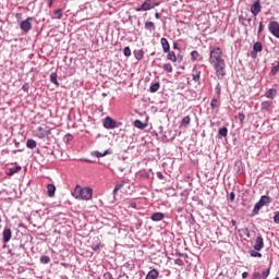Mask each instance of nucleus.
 I'll list each match as a JSON object with an SVG mask.
<instances>
[{"label": "nucleus", "mask_w": 279, "mask_h": 279, "mask_svg": "<svg viewBox=\"0 0 279 279\" xmlns=\"http://www.w3.org/2000/svg\"><path fill=\"white\" fill-rule=\"evenodd\" d=\"M276 95H278V92L276 90V88H270L268 92H266L265 96L267 97V99H274L276 97Z\"/></svg>", "instance_id": "obj_14"}, {"label": "nucleus", "mask_w": 279, "mask_h": 279, "mask_svg": "<svg viewBox=\"0 0 279 279\" xmlns=\"http://www.w3.org/2000/svg\"><path fill=\"white\" fill-rule=\"evenodd\" d=\"M40 263H43V265H47V264L51 263V258L47 255H44L40 257Z\"/></svg>", "instance_id": "obj_31"}, {"label": "nucleus", "mask_w": 279, "mask_h": 279, "mask_svg": "<svg viewBox=\"0 0 279 279\" xmlns=\"http://www.w3.org/2000/svg\"><path fill=\"white\" fill-rule=\"evenodd\" d=\"M226 75V72H223V71H218L217 72V77L219 78V80H222V77Z\"/></svg>", "instance_id": "obj_41"}, {"label": "nucleus", "mask_w": 279, "mask_h": 279, "mask_svg": "<svg viewBox=\"0 0 279 279\" xmlns=\"http://www.w3.org/2000/svg\"><path fill=\"white\" fill-rule=\"evenodd\" d=\"M216 94L218 97L221 95V87L219 85L216 86Z\"/></svg>", "instance_id": "obj_46"}, {"label": "nucleus", "mask_w": 279, "mask_h": 279, "mask_svg": "<svg viewBox=\"0 0 279 279\" xmlns=\"http://www.w3.org/2000/svg\"><path fill=\"white\" fill-rule=\"evenodd\" d=\"M160 43H161L163 53H169V51L171 49V46L169 45V40H167V38L162 37L160 39Z\"/></svg>", "instance_id": "obj_11"}, {"label": "nucleus", "mask_w": 279, "mask_h": 279, "mask_svg": "<svg viewBox=\"0 0 279 279\" xmlns=\"http://www.w3.org/2000/svg\"><path fill=\"white\" fill-rule=\"evenodd\" d=\"M275 279H279V277H276Z\"/></svg>", "instance_id": "obj_63"}, {"label": "nucleus", "mask_w": 279, "mask_h": 279, "mask_svg": "<svg viewBox=\"0 0 279 279\" xmlns=\"http://www.w3.org/2000/svg\"><path fill=\"white\" fill-rule=\"evenodd\" d=\"M274 221H275L276 223H279V211L275 213Z\"/></svg>", "instance_id": "obj_43"}, {"label": "nucleus", "mask_w": 279, "mask_h": 279, "mask_svg": "<svg viewBox=\"0 0 279 279\" xmlns=\"http://www.w3.org/2000/svg\"><path fill=\"white\" fill-rule=\"evenodd\" d=\"M149 90H150V93H158V90H160V83H155V84L150 85Z\"/></svg>", "instance_id": "obj_25"}, {"label": "nucleus", "mask_w": 279, "mask_h": 279, "mask_svg": "<svg viewBox=\"0 0 279 279\" xmlns=\"http://www.w3.org/2000/svg\"><path fill=\"white\" fill-rule=\"evenodd\" d=\"M264 26H263V22L259 23V27H258V34H260V32H263Z\"/></svg>", "instance_id": "obj_51"}, {"label": "nucleus", "mask_w": 279, "mask_h": 279, "mask_svg": "<svg viewBox=\"0 0 279 279\" xmlns=\"http://www.w3.org/2000/svg\"><path fill=\"white\" fill-rule=\"evenodd\" d=\"M26 147H28V149H36V141L34 140H28L26 142Z\"/></svg>", "instance_id": "obj_26"}, {"label": "nucleus", "mask_w": 279, "mask_h": 279, "mask_svg": "<svg viewBox=\"0 0 279 279\" xmlns=\"http://www.w3.org/2000/svg\"><path fill=\"white\" fill-rule=\"evenodd\" d=\"M271 108V102L270 101H263L262 102V110H270Z\"/></svg>", "instance_id": "obj_30"}, {"label": "nucleus", "mask_w": 279, "mask_h": 279, "mask_svg": "<svg viewBox=\"0 0 279 279\" xmlns=\"http://www.w3.org/2000/svg\"><path fill=\"white\" fill-rule=\"evenodd\" d=\"M68 136V141L73 138V136L71 134L66 135Z\"/></svg>", "instance_id": "obj_60"}, {"label": "nucleus", "mask_w": 279, "mask_h": 279, "mask_svg": "<svg viewBox=\"0 0 279 279\" xmlns=\"http://www.w3.org/2000/svg\"><path fill=\"white\" fill-rule=\"evenodd\" d=\"M21 171V166L12 167L9 169L8 175H14V173H19Z\"/></svg>", "instance_id": "obj_24"}, {"label": "nucleus", "mask_w": 279, "mask_h": 279, "mask_svg": "<svg viewBox=\"0 0 279 279\" xmlns=\"http://www.w3.org/2000/svg\"><path fill=\"white\" fill-rule=\"evenodd\" d=\"M194 82H199V74H193Z\"/></svg>", "instance_id": "obj_49"}, {"label": "nucleus", "mask_w": 279, "mask_h": 279, "mask_svg": "<svg viewBox=\"0 0 279 279\" xmlns=\"http://www.w3.org/2000/svg\"><path fill=\"white\" fill-rule=\"evenodd\" d=\"M260 1H256L252 7H251V12L253 14V16H258V14H260Z\"/></svg>", "instance_id": "obj_10"}, {"label": "nucleus", "mask_w": 279, "mask_h": 279, "mask_svg": "<svg viewBox=\"0 0 279 279\" xmlns=\"http://www.w3.org/2000/svg\"><path fill=\"white\" fill-rule=\"evenodd\" d=\"M263 208L262 204L257 202L253 209V215H258L259 210Z\"/></svg>", "instance_id": "obj_29"}, {"label": "nucleus", "mask_w": 279, "mask_h": 279, "mask_svg": "<svg viewBox=\"0 0 279 279\" xmlns=\"http://www.w3.org/2000/svg\"><path fill=\"white\" fill-rule=\"evenodd\" d=\"M155 19H160V13H155Z\"/></svg>", "instance_id": "obj_58"}, {"label": "nucleus", "mask_w": 279, "mask_h": 279, "mask_svg": "<svg viewBox=\"0 0 279 279\" xmlns=\"http://www.w3.org/2000/svg\"><path fill=\"white\" fill-rule=\"evenodd\" d=\"M50 81L52 84H54L56 86H60V83H58V73L52 72L50 74Z\"/></svg>", "instance_id": "obj_18"}, {"label": "nucleus", "mask_w": 279, "mask_h": 279, "mask_svg": "<svg viewBox=\"0 0 279 279\" xmlns=\"http://www.w3.org/2000/svg\"><path fill=\"white\" fill-rule=\"evenodd\" d=\"M197 58H199V52H198L197 50H193V51L191 52V60H192L193 62H195V60H197Z\"/></svg>", "instance_id": "obj_33"}, {"label": "nucleus", "mask_w": 279, "mask_h": 279, "mask_svg": "<svg viewBox=\"0 0 279 279\" xmlns=\"http://www.w3.org/2000/svg\"><path fill=\"white\" fill-rule=\"evenodd\" d=\"M248 276H250V274L247 271L242 274V278H244V279L247 278Z\"/></svg>", "instance_id": "obj_53"}, {"label": "nucleus", "mask_w": 279, "mask_h": 279, "mask_svg": "<svg viewBox=\"0 0 279 279\" xmlns=\"http://www.w3.org/2000/svg\"><path fill=\"white\" fill-rule=\"evenodd\" d=\"M270 271H271V268H267L266 270H264V271L262 272V278H263V279L269 278Z\"/></svg>", "instance_id": "obj_38"}, {"label": "nucleus", "mask_w": 279, "mask_h": 279, "mask_svg": "<svg viewBox=\"0 0 279 279\" xmlns=\"http://www.w3.org/2000/svg\"><path fill=\"white\" fill-rule=\"evenodd\" d=\"M218 134L219 136H223V138H226V136H228V128L223 126L219 129Z\"/></svg>", "instance_id": "obj_28"}, {"label": "nucleus", "mask_w": 279, "mask_h": 279, "mask_svg": "<svg viewBox=\"0 0 279 279\" xmlns=\"http://www.w3.org/2000/svg\"><path fill=\"white\" fill-rule=\"evenodd\" d=\"M85 162H93L90 159H85Z\"/></svg>", "instance_id": "obj_62"}, {"label": "nucleus", "mask_w": 279, "mask_h": 279, "mask_svg": "<svg viewBox=\"0 0 279 279\" xmlns=\"http://www.w3.org/2000/svg\"><path fill=\"white\" fill-rule=\"evenodd\" d=\"M131 208H136V203L132 202L131 203Z\"/></svg>", "instance_id": "obj_57"}, {"label": "nucleus", "mask_w": 279, "mask_h": 279, "mask_svg": "<svg viewBox=\"0 0 279 279\" xmlns=\"http://www.w3.org/2000/svg\"><path fill=\"white\" fill-rule=\"evenodd\" d=\"M0 223H1V218H0Z\"/></svg>", "instance_id": "obj_64"}, {"label": "nucleus", "mask_w": 279, "mask_h": 279, "mask_svg": "<svg viewBox=\"0 0 279 279\" xmlns=\"http://www.w3.org/2000/svg\"><path fill=\"white\" fill-rule=\"evenodd\" d=\"M156 278H158V270L153 269V270H150V271L147 274V276H146L145 279H156Z\"/></svg>", "instance_id": "obj_20"}, {"label": "nucleus", "mask_w": 279, "mask_h": 279, "mask_svg": "<svg viewBox=\"0 0 279 279\" xmlns=\"http://www.w3.org/2000/svg\"><path fill=\"white\" fill-rule=\"evenodd\" d=\"M123 53L126 58H130V56H132V50L130 49V47H125Z\"/></svg>", "instance_id": "obj_39"}, {"label": "nucleus", "mask_w": 279, "mask_h": 279, "mask_svg": "<svg viewBox=\"0 0 279 279\" xmlns=\"http://www.w3.org/2000/svg\"><path fill=\"white\" fill-rule=\"evenodd\" d=\"M10 239H12V230L5 229L3 231V241H4V243H9Z\"/></svg>", "instance_id": "obj_13"}, {"label": "nucleus", "mask_w": 279, "mask_h": 279, "mask_svg": "<svg viewBox=\"0 0 279 279\" xmlns=\"http://www.w3.org/2000/svg\"><path fill=\"white\" fill-rule=\"evenodd\" d=\"M175 265H179L180 267H182V265H184V260H182L181 258L175 259Z\"/></svg>", "instance_id": "obj_44"}, {"label": "nucleus", "mask_w": 279, "mask_h": 279, "mask_svg": "<svg viewBox=\"0 0 279 279\" xmlns=\"http://www.w3.org/2000/svg\"><path fill=\"white\" fill-rule=\"evenodd\" d=\"M238 119H239V121H240V124L243 125V123H245V113L240 112V113L238 114Z\"/></svg>", "instance_id": "obj_37"}, {"label": "nucleus", "mask_w": 279, "mask_h": 279, "mask_svg": "<svg viewBox=\"0 0 279 279\" xmlns=\"http://www.w3.org/2000/svg\"><path fill=\"white\" fill-rule=\"evenodd\" d=\"M35 136H37V138H49V136H51V129H45L43 126H38L35 131H34Z\"/></svg>", "instance_id": "obj_4"}, {"label": "nucleus", "mask_w": 279, "mask_h": 279, "mask_svg": "<svg viewBox=\"0 0 279 279\" xmlns=\"http://www.w3.org/2000/svg\"><path fill=\"white\" fill-rule=\"evenodd\" d=\"M92 156L95 158H104V156H108V150H105L104 153H99V150H95L92 153Z\"/></svg>", "instance_id": "obj_19"}, {"label": "nucleus", "mask_w": 279, "mask_h": 279, "mask_svg": "<svg viewBox=\"0 0 279 279\" xmlns=\"http://www.w3.org/2000/svg\"><path fill=\"white\" fill-rule=\"evenodd\" d=\"M211 110H215V108H219V100L213 99L210 102Z\"/></svg>", "instance_id": "obj_36"}, {"label": "nucleus", "mask_w": 279, "mask_h": 279, "mask_svg": "<svg viewBox=\"0 0 279 279\" xmlns=\"http://www.w3.org/2000/svg\"><path fill=\"white\" fill-rule=\"evenodd\" d=\"M53 5V0H50L48 3V8H51Z\"/></svg>", "instance_id": "obj_55"}, {"label": "nucleus", "mask_w": 279, "mask_h": 279, "mask_svg": "<svg viewBox=\"0 0 279 279\" xmlns=\"http://www.w3.org/2000/svg\"><path fill=\"white\" fill-rule=\"evenodd\" d=\"M54 14V19H57L58 21H60V19H62V9L56 10L53 12Z\"/></svg>", "instance_id": "obj_34"}, {"label": "nucleus", "mask_w": 279, "mask_h": 279, "mask_svg": "<svg viewBox=\"0 0 279 279\" xmlns=\"http://www.w3.org/2000/svg\"><path fill=\"white\" fill-rule=\"evenodd\" d=\"M48 197H53L56 195V185L48 184Z\"/></svg>", "instance_id": "obj_16"}, {"label": "nucleus", "mask_w": 279, "mask_h": 279, "mask_svg": "<svg viewBox=\"0 0 279 279\" xmlns=\"http://www.w3.org/2000/svg\"><path fill=\"white\" fill-rule=\"evenodd\" d=\"M32 17H28L24 21L21 22L20 27L22 29V32H25V34H27V32H29V29H32Z\"/></svg>", "instance_id": "obj_7"}, {"label": "nucleus", "mask_w": 279, "mask_h": 279, "mask_svg": "<svg viewBox=\"0 0 279 279\" xmlns=\"http://www.w3.org/2000/svg\"><path fill=\"white\" fill-rule=\"evenodd\" d=\"M263 51V44L260 41H256L253 45V51L251 52V58L256 59L257 53H260Z\"/></svg>", "instance_id": "obj_8"}, {"label": "nucleus", "mask_w": 279, "mask_h": 279, "mask_svg": "<svg viewBox=\"0 0 279 279\" xmlns=\"http://www.w3.org/2000/svg\"><path fill=\"white\" fill-rule=\"evenodd\" d=\"M250 254H251V256L253 258H263V254L258 253V251H256V250L255 251H251Z\"/></svg>", "instance_id": "obj_32"}, {"label": "nucleus", "mask_w": 279, "mask_h": 279, "mask_svg": "<svg viewBox=\"0 0 279 279\" xmlns=\"http://www.w3.org/2000/svg\"><path fill=\"white\" fill-rule=\"evenodd\" d=\"M157 178L159 180H165V175H162L161 172H157Z\"/></svg>", "instance_id": "obj_50"}, {"label": "nucleus", "mask_w": 279, "mask_h": 279, "mask_svg": "<svg viewBox=\"0 0 279 279\" xmlns=\"http://www.w3.org/2000/svg\"><path fill=\"white\" fill-rule=\"evenodd\" d=\"M92 250H94V252H99L101 250V242H99L95 246H92Z\"/></svg>", "instance_id": "obj_40"}, {"label": "nucleus", "mask_w": 279, "mask_h": 279, "mask_svg": "<svg viewBox=\"0 0 279 279\" xmlns=\"http://www.w3.org/2000/svg\"><path fill=\"white\" fill-rule=\"evenodd\" d=\"M235 197H236V195L234 194V192H231L229 195L230 202H234Z\"/></svg>", "instance_id": "obj_42"}, {"label": "nucleus", "mask_w": 279, "mask_h": 279, "mask_svg": "<svg viewBox=\"0 0 279 279\" xmlns=\"http://www.w3.org/2000/svg\"><path fill=\"white\" fill-rule=\"evenodd\" d=\"M173 49H178V50H180V47L178 46V44H173Z\"/></svg>", "instance_id": "obj_56"}, {"label": "nucleus", "mask_w": 279, "mask_h": 279, "mask_svg": "<svg viewBox=\"0 0 279 279\" xmlns=\"http://www.w3.org/2000/svg\"><path fill=\"white\" fill-rule=\"evenodd\" d=\"M268 29L275 38H279V24L278 22H270L268 25Z\"/></svg>", "instance_id": "obj_5"}, {"label": "nucleus", "mask_w": 279, "mask_h": 279, "mask_svg": "<svg viewBox=\"0 0 279 279\" xmlns=\"http://www.w3.org/2000/svg\"><path fill=\"white\" fill-rule=\"evenodd\" d=\"M252 279H260V272H254Z\"/></svg>", "instance_id": "obj_47"}, {"label": "nucleus", "mask_w": 279, "mask_h": 279, "mask_svg": "<svg viewBox=\"0 0 279 279\" xmlns=\"http://www.w3.org/2000/svg\"><path fill=\"white\" fill-rule=\"evenodd\" d=\"M160 2H156V0H146L140 8H136V12H149V10H154V8H158Z\"/></svg>", "instance_id": "obj_3"}, {"label": "nucleus", "mask_w": 279, "mask_h": 279, "mask_svg": "<svg viewBox=\"0 0 279 279\" xmlns=\"http://www.w3.org/2000/svg\"><path fill=\"white\" fill-rule=\"evenodd\" d=\"M151 221H162L165 219V214L162 213H155L150 217Z\"/></svg>", "instance_id": "obj_12"}, {"label": "nucleus", "mask_w": 279, "mask_h": 279, "mask_svg": "<svg viewBox=\"0 0 279 279\" xmlns=\"http://www.w3.org/2000/svg\"><path fill=\"white\" fill-rule=\"evenodd\" d=\"M278 69H279V61L274 63L272 71H278Z\"/></svg>", "instance_id": "obj_48"}, {"label": "nucleus", "mask_w": 279, "mask_h": 279, "mask_svg": "<svg viewBox=\"0 0 279 279\" xmlns=\"http://www.w3.org/2000/svg\"><path fill=\"white\" fill-rule=\"evenodd\" d=\"M134 56L137 60H143L145 58V51L143 49L135 50Z\"/></svg>", "instance_id": "obj_17"}, {"label": "nucleus", "mask_w": 279, "mask_h": 279, "mask_svg": "<svg viewBox=\"0 0 279 279\" xmlns=\"http://www.w3.org/2000/svg\"><path fill=\"white\" fill-rule=\"evenodd\" d=\"M180 256H183V258H187V255L185 254H180Z\"/></svg>", "instance_id": "obj_61"}, {"label": "nucleus", "mask_w": 279, "mask_h": 279, "mask_svg": "<svg viewBox=\"0 0 279 279\" xmlns=\"http://www.w3.org/2000/svg\"><path fill=\"white\" fill-rule=\"evenodd\" d=\"M181 124L184 125V128H186V125H191V117L186 116L182 119Z\"/></svg>", "instance_id": "obj_27"}, {"label": "nucleus", "mask_w": 279, "mask_h": 279, "mask_svg": "<svg viewBox=\"0 0 279 279\" xmlns=\"http://www.w3.org/2000/svg\"><path fill=\"white\" fill-rule=\"evenodd\" d=\"M165 69H166V71H171V64H166Z\"/></svg>", "instance_id": "obj_52"}, {"label": "nucleus", "mask_w": 279, "mask_h": 279, "mask_svg": "<svg viewBox=\"0 0 279 279\" xmlns=\"http://www.w3.org/2000/svg\"><path fill=\"white\" fill-rule=\"evenodd\" d=\"M263 247H265V241L263 240V235H258L255 240L254 250L260 252Z\"/></svg>", "instance_id": "obj_9"}, {"label": "nucleus", "mask_w": 279, "mask_h": 279, "mask_svg": "<svg viewBox=\"0 0 279 279\" xmlns=\"http://www.w3.org/2000/svg\"><path fill=\"white\" fill-rule=\"evenodd\" d=\"M223 52L221 48H214L209 54V62L216 71H223L226 69V61L222 58Z\"/></svg>", "instance_id": "obj_1"}, {"label": "nucleus", "mask_w": 279, "mask_h": 279, "mask_svg": "<svg viewBox=\"0 0 279 279\" xmlns=\"http://www.w3.org/2000/svg\"><path fill=\"white\" fill-rule=\"evenodd\" d=\"M22 88L24 93H27L29 90V84H24Z\"/></svg>", "instance_id": "obj_45"}, {"label": "nucleus", "mask_w": 279, "mask_h": 279, "mask_svg": "<svg viewBox=\"0 0 279 279\" xmlns=\"http://www.w3.org/2000/svg\"><path fill=\"white\" fill-rule=\"evenodd\" d=\"M167 58H168V60H170L171 62H178V57H175V52H173V51H170V50H169Z\"/></svg>", "instance_id": "obj_22"}, {"label": "nucleus", "mask_w": 279, "mask_h": 279, "mask_svg": "<svg viewBox=\"0 0 279 279\" xmlns=\"http://www.w3.org/2000/svg\"><path fill=\"white\" fill-rule=\"evenodd\" d=\"M104 128H106V130H114V128H117V121L110 117H107L104 120Z\"/></svg>", "instance_id": "obj_6"}, {"label": "nucleus", "mask_w": 279, "mask_h": 279, "mask_svg": "<svg viewBox=\"0 0 279 279\" xmlns=\"http://www.w3.org/2000/svg\"><path fill=\"white\" fill-rule=\"evenodd\" d=\"M142 178H149V173H142Z\"/></svg>", "instance_id": "obj_54"}, {"label": "nucleus", "mask_w": 279, "mask_h": 279, "mask_svg": "<svg viewBox=\"0 0 279 279\" xmlns=\"http://www.w3.org/2000/svg\"><path fill=\"white\" fill-rule=\"evenodd\" d=\"M123 186H125V181H122L121 183L117 184L113 189V195H117L119 193V191H121V189H123Z\"/></svg>", "instance_id": "obj_21"}, {"label": "nucleus", "mask_w": 279, "mask_h": 279, "mask_svg": "<svg viewBox=\"0 0 279 279\" xmlns=\"http://www.w3.org/2000/svg\"><path fill=\"white\" fill-rule=\"evenodd\" d=\"M145 29H156V24L154 22H146Z\"/></svg>", "instance_id": "obj_35"}, {"label": "nucleus", "mask_w": 279, "mask_h": 279, "mask_svg": "<svg viewBox=\"0 0 279 279\" xmlns=\"http://www.w3.org/2000/svg\"><path fill=\"white\" fill-rule=\"evenodd\" d=\"M258 202L262 204V206H267V204H271V198L267 195H264Z\"/></svg>", "instance_id": "obj_15"}, {"label": "nucleus", "mask_w": 279, "mask_h": 279, "mask_svg": "<svg viewBox=\"0 0 279 279\" xmlns=\"http://www.w3.org/2000/svg\"><path fill=\"white\" fill-rule=\"evenodd\" d=\"M134 125L135 128H138V130H145V128H147V125H145V123H143L141 120H135Z\"/></svg>", "instance_id": "obj_23"}, {"label": "nucleus", "mask_w": 279, "mask_h": 279, "mask_svg": "<svg viewBox=\"0 0 279 279\" xmlns=\"http://www.w3.org/2000/svg\"><path fill=\"white\" fill-rule=\"evenodd\" d=\"M232 226H236V220H231Z\"/></svg>", "instance_id": "obj_59"}, {"label": "nucleus", "mask_w": 279, "mask_h": 279, "mask_svg": "<svg viewBox=\"0 0 279 279\" xmlns=\"http://www.w3.org/2000/svg\"><path fill=\"white\" fill-rule=\"evenodd\" d=\"M72 195L75 199H82L84 202H89V199H93V189H90V187L82 189L81 185H76L74 191L72 192Z\"/></svg>", "instance_id": "obj_2"}]
</instances>
